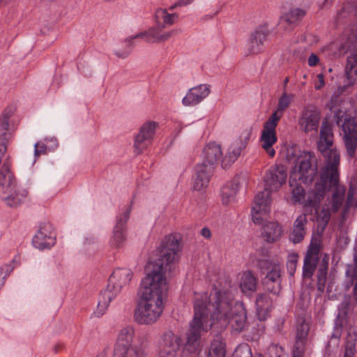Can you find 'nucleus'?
Wrapping results in <instances>:
<instances>
[{"instance_id": "obj_1", "label": "nucleus", "mask_w": 357, "mask_h": 357, "mask_svg": "<svg viewBox=\"0 0 357 357\" xmlns=\"http://www.w3.org/2000/svg\"><path fill=\"white\" fill-rule=\"evenodd\" d=\"M294 158L289 178L294 203L302 204L310 211L314 209L323 229L333 214L337 212L342 220H344L350 208L357 206V190L350 187L345 200L346 188L339 184V177L334 183L330 182L328 176L321 179V169L317 174L318 159L314 152H295L292 153Z\"/></svg>"}, {"instance_id": "obj_2", "label": "nucleus", "mask_w": 357, "mask_h": 357, "mask_svg": "<svg viewBox=\"0 0 357 357\" xmlns=\"http://www.w3.org/2000/svg\"><path fill=\"white\" fill-rule=\"evenodd\" d=\"M246 319L243 304L234 300L231 290L214 288L209 296L206 293H195L194 318L181 357H196L201 336L213 326L222 329L231 325L233 330L240 332L245 326Z\"/></svg>"}, {"instance_id": "obj_3", "label": "nucleus", "mask_w": 357, "mask_h": 357, "mask_svg": "<svg viewBox=\"0 0 357 357\" xmlns=\"http://www.w3.org/2000/svg\"><path fill=\"white\" fill-rule=\"evenodd\" d=\"M179 252V242L175 236L163 238L158 259L141 282L140 296L134 311V319L139 324L152 325L161 317L168 289L167 277L175 273Z\"/></svg>"}, {"instance_id": "obj_4", "label": "nucleus", "mask_w": 357, "mask_h": 357, "mask_svg": "<svg viewBox=\"0 0 357 357\" xmlns=\"http://www.w3.org/2000/svg\"><path fill=\"white\" fill-rule=\"evenodd\" d=\"M287 178V172L282 165L275 164L270 167L264 176V190L255 196L252 208V221L262 224L271 211V193L278 191Z\"/></svg>"}, {"instance_id": "obj_5", "label": "nucleus", "mask_w": 357, "mask_h": 357, "mask_svg": "<svg viewBox=\"0 0 357 357\" xmlns=\"http://www.w3.org/2000/svg\"><path fill=\"white\" fill-rule=\"evenodd\" d=\"M333 134L331 126L324 121L321 124L320 131V139L318 143V149L324 158V164L321 167V179L331 178L330 182L335 181L336 178L340 176L339 167L340 155L336 149H332Z\"/></svg>"}, {"instance_id": "obj_6", "label": "nucleus", "mask_w": 357, "mask_h": 357, "mask_svg": "<svg viewBox=\"0 0 357 357\" xmlns=\"http://www.w3.org/2000/svg\"><path fill=\"white\" fill-rule=\"evenodd\" d=\"M135 335V330L133 326L122 328L118 333L112 357H147V335L138 334L136 342L132 343Z\"/></svg>"}, {"instance_id": "obj_7", "label": "nucleus", "mask_w": 357, "mask_h": 357, "mask_svg": "<svg viewBox=\"0 0 357 357\" xmlns=\"http://www.w3.org/2000/svg\"><path fill=\"white\" fill-rule=\"evenodd\" d=\"M132 210L131 204L124 206L116 216V223L109 238V245L112 249L123 248L126 237V225Z\"/></svg>"}, {"instance_id": "obj_8", "label": "nucleus", "mask_w": 357, "mask_h": 357, "mask_svg": "<svg viewBox=\"0 0 357 357\" xmlns=\"http://www.w3.org/2000/svg\"><path fill=\"white\" fill-rule=\"evenodd\" d=\"M275 119L276 118H268L264 123L260 137L261 148L271 158L274 157L275 155L273 145L278 141L276 128L278 125V121H275Z\"/></svg>"}, {"instance_id": "obj_9", "label": "nucleus", "mask_w": 357, "mask_h": 357, "mask_svg": "<svg viewBox=\"0 0 357 357\" xmlns=\"http://www.w3.org/2000/svg\"><path fill=\"white\" fill-rule=\"evenodd\" d=\"M132 278V272L129 268H116L108 280L105 289L116 297L121 289L130 284Z\"/></svg>"}, {"instance_id": "obj_10", "label": "nucleus", "mask_w": 357, "mask_h": 357, "mask_svg": "<svg viewBox=\"0 0 357 357\" xmlns=\"http://www.w3.org/2000/svg\"><path fill=\"white\" fill-rule=\"evenodd\" d=\"M181 344L182 340L180 336L171 331L165 332L159 342V357H176Z\"/></svg>"}, {"instance_id": "obj_11", "label": "nucleus", "mask_w": 357, "mask_h": 357, "mask_svg": "<svg viewBox=\"0 0 357 357\" xmlns=\"http://www.w3.org/2000/svg\"><path fill=\"white\" fill-rule=\"evenodd\" d=\"M320 112L314 106L305 107L301 112L298 124L302 131L305 133L317 131L319 126Z\"/></svg>"}, {"instance_id": "obj_12", "label": "nucleus", "mask_w": 357, "mask_h": 357, "mask_svg": "<svg viewBox=\"0 0 357 357\" xmlns=\"http://www.w3.org/2000/svg\"><path fill=\"white\" fill-rule=\"evenodd\" d=\"M157 126L155 121H148L142 125L134 143L135 152L137 154L141 153L151 144Z\"/></svg>"}, {"instance_id": "obj_13", "label": "nucleus", "mask_w": 357, "mask_h": 357, "mask_svg": "<svg viewBox=\"0 0 357 357\" xmlns=\"http://www.w3.org/2000/svg\"><path fill=\"white\" fill-rule=\"evenodd\" d=\"M174 31H169L161 33L158 29H149L147 31L140 32L135 36L128 37L125 41V46L132 47L134 45V40L142 38L147 43H160L168 40Z\"/></svg>"}, {"instance_id": "obj_14", "label": "nucleus", "mask_w": 357, "mask_h": 357, "mask_svg": "<svg viewBox=\"0 0 357 357\" xmlns=\"http://www.w3.org/2000/svg\"><path fill=\"white\" fill-rule=\"evenodd\" d=\"M35 248L39 250L50 248L55 243V236L50 223H43L40 225L37 234L32 241Z\"/></svg>"}, {"instance_id": "obj_15", "label": "nucleus", "mask_w": 357, "mask_h": 357, "mask_svg": "<svg viewBox=\"0 0 357 357\" xmlns=\"http://www.w3.org/2000/svg\"><path fill=\"white\" fill-rule=\"evenodd\" d=\"M250 137V131H245L242 133L241 138L238 140L235 141L231 144L228 149L227 153L222 160V165L226 167L235 162L243 149L245 148Z\"/></svg>"}, {"instance_id": "obj_16", "label": "nucleus", "mask_w": 357, "mask_h": 357, "mask_svg": "<svg viewBox=\"0 0 357 357\" xmlns=\"http://www.w3.org/2000/svg\"><path fill=\"white\" fill-rule=\"evenodd\" d=\"M269 33L266 26L258 27L250 36L247 47V54H258L263 51L264 43Z\"/></svg>"}, {"instance_id": "obj_17", "label": "nucleus", "mask_w": 357, "mask_h": 357, "mask_svg": "<svg viewBox=\"0 0 357 357\" xmlns=\"http://www.w3.org/2000/svg\"><path fill=\"white\" fill-rule=\"evenodd\" d=\"M213 167L206 163L198 164L195 169L193 188L195 190L205 189L210 181Z\"/></svg>"}, {"instance_id": "obj_18", "label": "nucleus", "mask_w": 357, "mask_h": 357, "mask_svg": "<svg viewBox=\"0 0 357 357\" xmlns=\"http://www.w3.org/2000/svg\"><path fill=\"white\" fill-rule=\"evenodd\" d=\"M210 86L200 84L190 89L182 100L184 106H194L201 102L210 93Z\"/></svg>"}, {"instance_id": "obj_19", "label": "nucleus", "mask_w": 357, "mask_h": 357, "mask_svg": "<svg viewBox=\"0 0 357 357\" xmlns=\"http://www.w3.org/2000/svg\"><path fill=\"white\" fill-rule=\"evenodd\" d=\"M319 259V247L317 245L311 244L305 257L303 275L305 278H310L314 274L318 261Z\"/></svg>"}, {"instance_id": "obj_20", "label": "nucleus", "mask_w": 357, "mask_h": 357, "mask_svg": "<svg viewBox=\"0 0 357 357\" xmlns=\"http://www.w3.org/2000/svg\"><path fill=\"white\" fill-rule=\"evenodd\" d=\"M307 220L305 214L299 215L294 220L292 229L289 234V239L294 243H301L307 232Z\"/></svg>"}, {"instance_id": "obj_21", "label": "nucleus", "mask_w": 357, "mask_h": 357, "mask_svg": "<svg viewBox=\"0 0 357 357\" xmlns=\"http://www.w3.org/2000/svg\"><path fill=\"white\" fill-rule=\"evenodd\" d=\"M310 331V323L300 317L297 320L296 336L294 349L305 351V345Z\"/></svg>"}, {"instance_id": "obj_22", "label": "nucleus", "mask_w": 357, "mask_h": 357, "mask_svg": "<svg viewBox=\"0 0 357 357\" xmlns=\"http://www.w3.org/2000/svg\"><path fill=\"white\" fill-rule=\"evenodd\" d=\"M238 192V184L232 181L226 183L221 189L220 197L222 204L225 206H233L237 202L236 195Z\"/></svg>"}, {"instance_id": "obj_23", "label": "nucleus", "mask_w": 357, "mask_h": 357, "mask_svg": "<svg viewBox=\"0 0 357 357\" xmlns=\"http://www.w3.org/2000/svg\"><path fill=\"white\" fill-rule=\"evenodd\" d=\"M202 155V163H206V165L213 167V165L221 158L222 152L219 144L211 142L204 148Z\"/></svg>"}, {"instance_id": "obj_24", "label": "nucleus", "mask_w": 357, "mask_h": 357, "mask_svg": "<svg viewBox=\"0 0 357 357\" xmlns=\"http://www.w3.org/2000/svg\"><path fill=\"white\" fill-rule=\"evenodd\" d=\"M2 199L10 207L16 208L23 203L27 196V191L23 189L15 188L10 192H3Z\"/></svg>"}, {"instance_id": "obj_25", "label": "nucleus", "mask_w": 357, "mask_h": 357, "mask_svg": "<svg viewBox=\"0 0 357 357\" xmlns=\"http://www.w3.org/2000/svg\"><path fill=\"white\" fill-rule=\"evenodd\" d=\"M282 234V227L278 222H267L263 225L262 235L268 243L278 241Z\"/></svg>"}, {"instance_id": "obj_26", "label": "nucleus", "mask_w": 357, "mask_h": 357, "mask_svg": "<svg viewBox=\"0 0 357 357\" xmlns=\"http://www.w3.org/2000/svg\"><path fill=\"white\" fill-rule=\"evenodd\" d=\"M114 295L105 289L100 291L96 310L93 313V317L99 318L106 312L109 303L116 298Z\"/></svg>"}, {"instance_id": "obj_27", "label": "nucleus", "mask_w": 357, "mask_h": 357, "mask_svg": "<svg viewBox=\"0 0 357 357\" xmlns=\"http://www.w3.org/2000/svg\"><path fill=\"white\" fill-rule=\"evenodd\" d=\"M305 11L298 8H292L284 13L280 20L282 23H285L289 26H296L305 16Z\"/></svg>"}, {"instance_id": "obj_28", "label": "nucleus", "mask_w": 357, "mask_h": 357, "mask_svg": "<svg viewBox=\"0 0 357 357\" xmlns=\"http://www.w3.org/2000/svg\"><path fill=\"white\" fill-rule=\"evenodd\" d=\"M257 284V278L250 271H246L243 273L241 279L240 288L243 294L250 295L255 291Z\"/></svg>"}, {"instance_id": "obj_29", "label": "nucleus", "mask_w": 357, "mask_h": 357, "mask_svg": "<svg viewBox=\"0 0 357 357\" xmlns=\"http://www.w3.org/2000/svg\"><path fill=\"white\" fill-rule=\"evenodd\" d=\"M293 95L284 92L279 98L276 110L273 112L269 118H276L275 121L279 122L283 115V112L289 107L293 100Z\"/></svg>"}, {"instance_id": "obj_30", "label": "nucleus", "mask_w": 357, "mask_h": 357, "mask_svg": "<svg viewBox=\"0 0 357 357\" xmlns=\"http://www.w3.org/2000/svg\"><path fill=\"white\" fill-rule=\"evenodd\" d=\"M329 258L327 255L322 257L317 271V289L324 292L326 287Z\"/></svg>"}, {"instance_id": "obj_31", "label": "nucleus", "mask_w": 357, "mask_h": 357, "mask_svg": "<svg viewBox=\"0 0 357 357\" xmlns=\"http://www.w3.org/2000/svg\"><path fill=\"white\" fill-rule=\"evenodd\" d=\"M155 20L159 26L165 27L175 23L178 20V15L169 13L165 9H158L155 12Z\"/></svg>"}, {"instance_id": "obj_32", "label": "nucleus", "mask_w": 357, "mask_h": 357, "mask_svg": "<svg viewBox=\"0 0 357 357\" xmlns=\"http://www.w3.org/2000/svg\"><path fill=\"white\" fill-rule=\"evenodd\" d=\"M345 72L350 82L357 77V50L352 51L348 56Z\"/></svg>"}, {"instance_id": "obj_33", "label": "nucleus", "mask_w": 357, "mask_h": 357, "mask_svg": "<svg viewBox=\"0 0 357 357\" xmlns=\"http://www.w3.org/2000/svg\"><path fill=\"white\" fill-rule=\"evenodd\" d=\"M256 307L259 319H265V314H267L271 307L268 295L266 294L259 295L256 299Z\"/></svg>"}, {"instance_id": "obj_34", "label": "nucleus", "mask_w": 357, "mask_h": 357, "mask_svg": "<svg viewBox=\"0 0 357 357\" xmlns=\"http://www.w3.org/2000/svg\"><path fill=\"white\" fill-rule=\"evenodd\" d=\"M225 344L222 341V337L217 335L213 340L208 351V357H225Z\"/></svg>"}, {"instance_id": "obj_35", "label": "nucleus", "mask_w": 357, "mask_h": 357, "mask_svg": "<svg viewBox=\"0 0 357 357\" xmlns=\"http://www.w3.org/2000/svg\"><path fill=\"white\" fill-rule=\"evenodd\" d=\"M348 284L351 287V298L357 303V266H348L346 271Z\"/></svg>"}, {"instance_id": "obj_36", "label": "nucleus", "mask_w": 357, "mask_h": 357, "mask_svg": "<svg viewBox=\"0 0 357 357\" xmlns=\"http://www.w3.org/2000/svg\"><path fill=\"white\" fill-rule=\"evenodd\" d=\"M343 136H357V119L351 117L346 119L342 126Z\"/></svg>"}, {"instance_id": "obj_37", "label": "nucleus", "mask_w": 357, "mask_h": 357, "mask_svg": "<svg viewBox=\"0 0 357 357\" xmlns=\"http://www.w3.org/2000/svg\"><path fill=\"white\" fill-rule=\"evenodd\" d=\"M343 141L348 156L354 158L357 149V136H343Z\"/></svg>"}, {"instance_id": "obj_38", "label": "nucleus", "mask_w": 357, "mask_h": 357, "mask_svg": "<svg viewBox=\"0 0 357 357\" xmlns=\"http://www.w3.org/2000/svg\"><path fill=\"white\" fill-rule=\"evenodd\" d=\"M266 279L273 282H280V266L279 264H274L272 268L266 272Z\"/></svg>"}, {"instance_id": "obj_39", "label": "nucleus", "mask_w": 357, "mask_h": 357, "mask_svg": "<svg viewBox=\"0 0 357 357\" xmlns=\"http://www.w3.org/2000/svg\"><path fill=\"white\" fill-rule=\"evenodd\" d=\"M298 261V255L292 253L289 255L287 262V269L290 275H293L296 270V262Z\"/></svg>"}, {"instance_id": "obj_40", "label": "nucleus", "mask_w": 357, "mask_h": 357, "mask_svg": "<svg viewBox=\"0 0 357 357\" xmlns=\"http://www.w3.org/2000/svg\"><path fill=\"white\" fill-rule=\"evenodd\" d=\"M274 264H272L269 260L264 259H259L257 261V266L263 273L268 271Z\"/></svg>"}, {"instance_id": "obj_41", "label": "nucleus", "mask_w": 357, "mask_h": 357, "mask_svg": "<svg viewBox=\"0 0 357 357\" xmlns=\"http://www.w3.org/2000/svg\"><path fill=\"white\" fill-rule=\"evenodd\" d=\"M356 353V343H345L344 357H354Z\"/></svg>"}, {"instance_id": "obj_42", "label": "nucleus", "mask_w": 357, "mask_h": 357, "mask_svg": "<svg viewBox=\"0 0 357 357\" xmlns=\"http://www.w3.org/2000/svg\"><path fill=\"white\" fill-rule=\"evenodd\" d=\"M269 357H281L282 349L277 345H271L268 348Z\"/></svg>"}, {"instance_id": "obj_43", "label": "nucleus", "mask_w": 357, "mask_h": 357, "mask_svg": "<svg viewBox=\"0 0 357 357\" xmlns=\"http://www.w3.org/2000/svg\"><path fill=\"white\" fill-rule=\"evenodd\" d=\"M35 151L34 155L35 157H38L41 154H45L46 153L47 146L43 143H36L35 144Z\"/></svg>"}, {"instance_id": "obj_44", "label": "nucleus", "mask_w": 357, "mask_h": 357, "mask_svg": "<svg viewBox=\"0 0 357 357\" xmlns=\"http://www.w3.org/2000/svg\"><path fill=\"white\" fill-rule=\"evenodd\" d=\"M130 49H126V50H116L114 51V54L120 58V59H126L130 54Z\"/></svg>"}, {"instance_id": "obj_45", "label": "nucleus", "mask_w": 357, "mask_h": 357, "mask_svg": "<svg viewBox=\"0 0 357 357\" xmlns=\"http://www.w3.org/2000/svg\"><path fill=\"white\" fill-rule=\"evenodd\" d=\"M319 62V59L318 56L314 53H312L307 59V64L310 67H314L317 66Z\"/></svg>"}, {"instance_id": "obj_46", "label": "nucleus", "mask_w": 357, "mask_h": 357, "mask_svg": "<svg viewBox=\"0 0 357 357\" xmlns=\"http://www.w3.org/2000/svg\"><path fill=\"white\" fill-rule=\"evenodd\" d=\"M317 78V81L314 84V88L317 90H320L325 85L324 77L322 74H319Z\"/></svg>"}, {"instance_id": "obj_47", "label": "nucleus", "mask_w": 357, "mask_h": 357, "mask_svg": "<svg viewBox=\"0 0 357 357\" xmlns=\"http://www.w3.org/2000/svg\"><path fill=\"white\" fill-rule=\"evenodd\" d=\"M356 335L354 332L349 331L346 337L345 343H356Z\"/></svg>"}, {"instance_id": "obj_48", "label": "nucleus", "mask_w": 357, "mask_h": 357, "mask_svg": "<svg viewBox=\"0 0 357 357\" xmlns=\"http://www.w3.org/2000/svg\"><path fill=\"white\" fill-rule=\"evenodd\" d=\"M238 354H243L244 356V357H249V355H250V349H248V348H245V349H237L234 356V357L237 356L238 355Z\"/></svg>"}, {"instance_id": "obj_49", "label": "nucleus", "mask_w": 357, "mask_h": 357, "mask_svg": "<svg viewBox=\"0 0 357 357\" xmlns=\"http://www.w3.org/2000/svg\"><path fill=\"white\" fill-rule=\"evenodd\" d=\"M201 234L203 237L209 239L211 237V230L208 227H204L201 230Z\"/></svg>"}, {"instance_id": "obj_50", "label": "nucleus", "mask_w": 357, "mask_h": 357, "mask_svg": "<svg viewBox=\"0 0 357 357\" xmlns=\"http://www.w3.org/2000/svg\"><path fill=\"white\" fill-rule=\"evenodd\" d=\"M192 1L193 0H179L176 3H175L174 6L171 7V8H173L176 6H186L188 4H190Z\"/></svg>"}, {"instance_id": "obj_51", "label": "nucleus", "mask_w": 357, "mask_h": 357, "mask_svg": "<svg viewBox=\"0 0 357 357\" xmlns=\"http://www.w3.org/2000/svg\"><path fill=\"white\" fill-rule=\"evenodd\" d=\"M192 1L193 0H179L176 3H175L174 6L171 7V8H173L176 6H186L188 4H190Z\"/></svg>"}, {"instance_id": "obj_52", "label": "nucleus", "mask_w": 357, "mask_h": 357, "mask_svg": "<svg viewBox=\"0 0 357 357\" xmlns=\"http://www.w3.org/2000/svg\"><path fill=\"white\" fill-rule=\"evenodd\" d=\"M305 351L293 349V357H303Z\"/></svg>"}, {"instance_id": "obj_53", "label": "nucleus", "mask_w": 357, "mask_h": 357, "mask_svg": "<svg viewBox=\"0 0 357 357\" xmlns=\"http://www.w3.org/2000/svg\"><path fill=\"white\" fill-rule=\"evenodd\" d=\"M354 264L353 266H357V237L355 241L354 245Z\"/></svg>"}, {"instance_id": "obj_54", "label": "nucleus", "mask_w": 357, "mask_h": 357, "mask_svg": "<svg viewBox=\"0 0 357 357\" xmlns=\"http://www.w3.org/2000/svg\"><path fill=\"white\" fill-rule=\"evenodd\" d=\"M107 354H108L107 349L104 348L103 349H102L100 352H98L97 354L96 357H107Z\"/></svg>"}, {"instance_id": "obj_55", "label": "nucleus", "mask_w": 357, "mask_h": 357, "mask_svg": "<svg viewBox=\"0 0 357 357\" xmlns=\"http://www.w3.org/2000/svg\"><path fill=\"white\" fill-rule=\"evenodd\" d=\"M340 336V330L337 329L335 332L333 333V337H335L338 338Z\"/></svg>"}, {"instance_id": "obj_56", "label": "nucleus", "mask_w": 357, "mask_h": 357, "mask_svg": "<svg viewBox=\"0 0 357 357\" xmlns=\"http://www.w3.org/2000/svg\"><path fill=\"white\" fill-rule=\"evenodd\" d=\"M288 82H289V77H287L284 79V85H286L288 83Z\"/></svg>"}, {"instance_id": "obj_57", "label": "nucleus", "mask_w": 357, "mask_h": 357, "mask_svg": "<svg viewBox=\"0 0 357 357\" xmlns=\"http://www.w3.org/2000/svg\"><path fill=\"white\" fill-rule=\"evenodd\" d=\"M272 291L273 292L274 294H277L279 293V290L278 289L272 290Z\"/></svg>"}, {"instance_id": "obj_58", "label": "nucleus", "mask_w": 357, "mask_h": 357, "mask_svg": "<svg viewBox=\"0 0 357 357\" xmlns=\"http://www.w3.org/2000/svg\"><path fill=\"white\" fill-rule=\"evenodd\" d=\"M356 119H357V118H356Z\"/></svg>"}]
</instances>
